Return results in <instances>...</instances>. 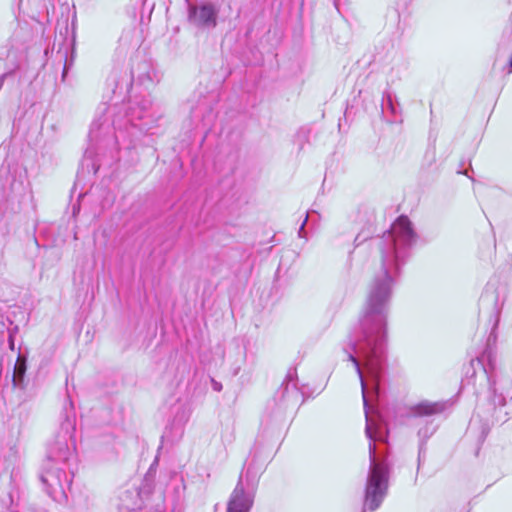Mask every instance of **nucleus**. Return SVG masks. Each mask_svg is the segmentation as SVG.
I'll return each instance as SVG.
<instances>
[{"mask_svg":"<svg viewBox=\"0 0 512 512\" xmlns=\"http://www.w3.org/2000/svg\"><path fill=\"white\" fill-rule=\"evenodd\" d=\"M510 460L512 462V451H510Z\"/></svg>","mask_w":512,"mask_h":512,"instance_id":"aec40b11","label":"nucleus"},{"mask_svg":"<svg viewBox=\"0 0 512 512\" xmlns=\"http://www.w3.org/2000/svg\"><path fill=\"white\" fill-rule=\"evenodd\" d=\"M30 190L27 170L23 167L15 166L9 169L7 173H0V198L17 204L19 207L22 200L27 196Z\"/></svg>","mask_w":512,"mask_h":512,"instance_id":"39448f33","label":"nucleus"},{"mask_svg":"<svg viewBox=\"0 0 512 512\" xmlns=\"http://www.w3.org/2000/svg\"><path fill=\"white\" fill-rule=\"evenodd\" d=\"M74 430V419L66 415L60 432L47 447L40 479L47 494L55 501L66 498L65 491L72 483V477L67 474L66 469L70 468L69 462L73 458L74 443L70 445L68 440L72 438Z\"/></svg>","mask_w":512,"mask_h":512,"instance_id":"f03ea898","label":"nucleus"},{"mask_svg":"<svg viewBox=\"0 0 512 512\" xmlns=\"http://www.w3.org/2000/svg\"><path fill=\"white\" fill-rule=\"evenodd\" d=\"M291 387H292V390H293L292 392H293V393H295V394H297L298 392H297V389H296V384H295V383H293V384L291 385Z\"/></svg>","mask_w":512,"mask_h":512,"instance_id":"f3484780","label":"nucleus"},{"mask_svg":"<svg viewBox=\"0 0 512 512\" xmlns=\"http://www.w3.org/2000/svg\"><path fill=\"white\" fill-rule=\"evenodd\" d=\"M289 389H290V383H286V385H285V391H287V392H288V391H289Z\"/></svg>","mask_w":512,"mask_h":512,"instance_id":"a211bd4d","label":"nucleus"},{"mask_svg":"<svg viewBox=\"0 0 512 512\" xmlns=\"http://www.w3.org/2000/svg\"><path fill=\"white\" fill-rule=\"evenodd\" d=\"M249 470H247L246 474L247 487H245L243 478L240 476L229 497L226 512H250L253 507L257 485L254 482H250Z\"/></svg>","mask_w":512,"mask_h":512,"instance_id":"423d86ee","label":"nucleus"},{"mask_svg":"<svg viewBox=\"0 0 512 512\" xmlns=\"http://www.w3.org/2000/svg\"><path fill=\"white\" fill-rule=\"evenodd\" d=\"M416 234L407 216L401 215L381 237L373 239L379 250L380 264L367 290L358 325L343 342L342 350L360 379L369 439V472L364 501H383L387 495L390 467L386 458L376 455V441H384L383 427L372 415L368 385L361 362L372 379V392L378 395V382L386 353L387 321L390 303L402 267L410 256Z\"/></svg>","mask_w":512,"mask_h":512,"instance_id":"f257e3e1","label":"nucleus"},{"mask_svg":"<svg viewBox=\"0 0 512 512\" xmlns=\"http://www.w3.org/2000/svg\"><path fill=\"white\" fill-rule=\"evenodd\" d=\"M292 377H293L292 373H289V374L287 375V379H289V381H291V380H292Z\"/></svg>","mask_w":512,"mask_h":512,"instance_id":"6ab92c4d","label":"nucleus"},{"mask_svg":"<svg viewBox=\"0 0 512 512\" xmlns=\"http://www.w3.org/2000/svg\"><path fill=\"white\" fill-rule=\"evenodd\" d=\"M212 387L217 392H220L222 390V384L215 380H212Z\"/></svg>","mask_w":512,"mask_h":512,"instance_id":"f8f14e48","label":"nucleus"},{"mask_svg":"<svg viewBox=\"0 0 512 512\" xmlns=\"http://www.w3.org/2000/svg\"><path fill=\"white\" fill-rule=\"evenodd\" d=\"M449 405V401L424 400L410 407L409 415L416 418L430 417L443 413Z\"/></svg>","mask_w":512,"mask_h":512,"instance_id":"1a4fd4ad","label":"nucleus"},{"mask_svg":"<svg viewBox=\"0 0 512 512\" xmlns=\"http://www.w3.org/2000/svg\"><path fill=\"white\" fill-rule=\"evenodd\" d=\"M132 80L145 88L152 87L159 80L151 61L143 60L131 69Z\"/></svg>","mask_w":512,"mask_h":512,"instance_id":"6e6552de","label":"nucleus"},{"mask_svg":"<svg viewBox=\"0 0 512 512\" xmlns=\"http://www.w3.org/2000/svg\"><path fill=\"white\" fill-rule=\"evenodd\" d=\"M219 10L212 3H202L189 7V22L199 28H214Z\"/></svg>","mask_w":512,"mask_h":512,"instance_id":"0eeeda50","label":"nucleus"},{"mask_svg":"<svg viewBox=\"0 0 512 512\" xmlns=\"http://www.w3.org/2000/svg\"><path fill=\"white\" fill-rule=\"evenodd\" d=\"M307 218H308V216H306L305 220L303 221L302 225L299 228V231H298L299 237H303V235H304V227L307 222Z\"/></svg>","mask_w":512,"mask_h":512,"instance_id":"ddd939ff","label":"nucleus"},{"mask_svg":"<svg viewBox=\"0 0 512 512\" xmlns=\"http://www.w3.org/2000/svg\"><path fill=\"white\" fill-rule=\"evenodd\" d=\"M475 422H476V419H475V417H473L469 424V428H468L469 431H472L474 429Z\"/></svg>","mask_w":512,"mask_h":512,"instance_id":"dca6fc26","label":"nucleus"},{"mask_svg":"<svg viewBox=\"0 0 512 512\" xmlns=\"http://www.w3.org/2000/svg\"><path fill=\"white\" fill-rule=\"evenodd\" d=\"M437 425L432 420H426L425 424L418 430V436L421 439V444L427 441L436 431Z\"/></svg>","mask_w":512,"mask_h":512,"instance_id":"9d476101","label":"nucleus"},{"mask_svg":"<svg viewBox=\"0 0 512 512\" xmlns=\"http://www.w3.org/2000/svg\"><path fill=\"white\" fill-rule=\"evenodd\" d=\"M151 106V99L148 96H143L130 100L124 115H121L120 108L116 105L103 108V115L91 124L89 137L96 139L100 133H108L110 128L114 130L126 129L128 124L141 131L148 130L149 127L146 123H137V121L144 120L149 116Z\"/></svg>","mask_w":512,"mask_h":512,"instance_id":"7ed1b4c3","label":"nucleus"},{"mask_svg":"<svg viewBox=\"0 0 512 512\" xmlns=\"http://www.w3.org/2000/svg\"><path fill=\"white\" fill-rule=\"evenodd\" d=\"M384 107L393 115L396 116L398 114L397 107L394 104L393 96L390 91L386 90L383 92L382 96V109L384 110Z\"/></svg>","mask_w":512,"mask_h":512,"instance_id":"9b49d317","label":"nucleus"},{"mask_svg":"<svg viewBox=\"0 0 512 512\" xmlns=\"http://www.w3.org/2000/svg\"><path fill=\"white\" fill-rule=\"evenodd\" d=\"M508 415V412H504V417H500L499 415H496L497 421L505 422L507 420L506 416Z\"/></svg>","mask_w":512,"mask_h":512,"instance_id":"2eb2a0df","label":"nucleus"},{"mask_svg":"<svg viewBox=\"0 0 512 512\" xmlns=\"http://www.w3.org/2000/svg\"><path fill=\"white\" fill-rule=\"evenodd\" d=\"M475 362L477 365L482 366L479 359L472 360V374L469 375V370L466 372V379L463 380V385H472L474 388H476V379L478 377H480L481 380H486L489 384L490 390L493 393L492 402L495 406V412L499 414L501 412V408L506 405L507 399L509 398L512 400V373L500 372L498 375H496L495 379L491 380L486 369L484 368L482 369L480 375H477L474 368ZM475 392H478L477 389H475Z\"/></svg>","mask_w":512,"mask_h":512,"instance_id":"20e7f679","label":"nucleus"},{"mask_svg":"<svg viewBox=\"0 0 512 512\" xmlns=\"http://www.w3.org/2000/svg\"><path fill=\"white\" fill-rule=\"evenodd\" d=\"M364 240H365V239H361V235H360V234H359V235H357V236L355 237V240H354L355 245H356V246L360 245Z\"/></svg>","mask_w":512,"mask_h":512,"instance_id":"4468645a","label":"nucleus"}]
</instances>
